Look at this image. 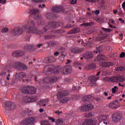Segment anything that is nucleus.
Instances as JSON below:
<instances>
[{"label":"nucleus","instance_id":"f257e3e1","mask_svg":"<svg viewBox=\"0 0 125 125\" xmlns=\"http://www.w3.org/2000/svg\"><path fill=\"white\" fill-rule=\"evenodd\" d=\"M27 25L29 26V28H28V33H32V34H36V35H42L43 34L42 31H41L36 27V23L35 22L30 19H28L27 21Z\"/></svg>","mask_w":125,"mask_h":125},{"label":"nucleus","instance_id":"f03ea898","mask_svg":"<svg viewBox=\"0 0 125 125\" xmlns=\"http://www.w3.org/2000/svg\"><path fill=\"white\" fill-rule=\"evenodd\" d=\"M21 92L24 94H35L37 92V89L33 86H29L27 87H24L21 90Z\"/></svg>","mask_w":125,"mask_h":125},{"label":"nucleus","instance_id":"7ed1b4c3","mask_svg":"<svg viewBox=\"0 0 125 125\" xmlns=\"http://www.w3.org/2000/svg\"><path fill=\"white\" fill-rule=\"evenodd\" d=\"M56 70L55 66L53 65L45 66L44 68L43 72L46 75H51L52 74H57V72H54Z\"/></svg>","mask_w":125,"mask_h":125},{"label":"nucleus","instance_id":"20e7f679","mask_svg":"<svg viewBox=\"0 0 125 125\" xmlns=\"http://www.w3.org/2000/svg\"><path fill=\"white\" fill-rule=\"evenodd\" d=\"M35 121H36L35 118L30 117L21 122L20 125H33L35 123Z\"/></svg>","mask_w":125,"mask_h":125},{"label":"nucleus","instance_id":"39448f33","mask_svg":"<svg viewBox=\"0 0 125 125\" xmlns=\"http://www.w3.org/2000/svg\"><path fill=\"white\" fill-rule=\"evenodd\" d=\"M14 66L17 69H19V70H21V71H25L28 69V67H27L25 64L20 62H15L14 63Z\"/></svg>","mask_w":125,"mask_h":125},{"label":"nucleus","instance_id":"423d86ee","mask_svg":"<svg viewBox=\"0 0 125 125\" xmlns=\"http://www.w3.org/2000/svg\"><path fill=\"white\" fill-rule=\"evenodd\" d=\"M61 73L63 75H68L72 73V66L71 65H67L64 66L61 69Z\"/></svg>","mask_w":125,"mask_h":125},{"label":"nucleus","instance_id":"0eeeda50","mask_svg":"<svg viewBox=\"0 0 125 125\" xmlns=\"http://www.w3.org/2000/svg\"><path fill=\"white\" fill-rule=\"evenodd\" d=\"M4 107L7 110L10 111V110H14L16 108V105L14 103L7 102L5 104Z\"/></svg>","mask_w":125,"mask_h":125},{"label":"nucleus","instance_id":"6e6552de","mask_svg":"<svg viewBox=\"0 0 125 125\" xmlns=\"http://www.w3.org/2000/svg\"><path fill=\"white\" fill-rule=\"evenodd\" d=\"M113 122H120L122 120V114L117 112L114 113L112 116Z\"/></svg>","mask_w":125,"mask_h":125},{"label":"nucleus","instance_id":"1a4fd4ad","mask_svg":"<svg viewBox=\"0 0 125 125\" xmlns=\"http://www.w3.org/2000/svg\"><path fill=\"white\" fill-rule=\"evenodd\" d=\"M83 50H84L83 48L75 47L71 49V52L74 54H79V53H82Z\"/></svg>","mask_w":125,"mask_h":125},{"label":"nucleus","instance_id":"9d476101","mask_svg":"<svg viewBox=\"0 0 125 125\" xmlns=\"http://www.w3.org/2000/svg\"><path fill=\"white\" fill-rule=\"evenodd\" d=\"M98 79H99V77H96V76H91L89 78V80L92 86L96 84V81Z\"/></svg>","mask_w":125,"mask_h":125},{"label":"nucleus","instance_id":"9b49d317","mask_svg":"<svg viewBox=\"0 0 125 125\" xmlns=\"http://www.w3.org/2000/svg\"><path fill=\"white\" fill-rule=\"evenodd\" d=\"M121 105L118 101H113V102L110 103L109 104V108H111V109H117Z\"/></svg>","mask_w":125,"mask_h":125},{"label":"nucleus","instance_id":"f8f14e48","mask_svg":"<svg viewBox=\"0 0 125 125\" xmlns=\"http://www.w3.org/2000/svg\"><path fill=\"white\" fill-rule=\"evenodd\" d=\"M23 33V30L20 27H16L12 31V34L16 36H20Z\"/></svg>","mask_w":125,"mask_h":125},{"label":"nucleus","instance_id":"ddd939ff","mask_svg":"<svg viewBox=\"0 0 125 125\" xmlns=\"http://www.w3.org/2000/svg\"><path fill=\"white\" fill-rule=\"evenodd\" d=\"M53 12H63L64 9L62 6L54 7L52 8Z\"/></svg>","mask_w":125,"mask_h":125},{"label":"nucleus","instance_id":"4468645a","mask_svg":"<svg viewBox=\"0 0 125 125\" xmlns=\"http://www.w3.org/2000/svg\"><path fill=\"white\" fill-rule=\"evenodd\" d=\"M125 81V77L124 76H118L114 77V83L123 82Z\"/></svg>","mask_w":125,"mask_h":125},{"label":"nucleus","instance_id":"2eb2a0df","mask_svg":"<svg viewBox=\"0 0 125 125\" xmlns=\"http://www.w3.org/2000/svg\"><path fill=\"white\" fill-rule=\"evenodd\" d=\"M15 77L16 79H18V80H21V79H24V78H26V73L24 72L16 73Z\"/></svg>","mask_w":125,"mask_h":125},{"label":"nucleus","instance_id":"dca6fc26","mask_svg":"<svg viewBox=\"0 0 125 125\" xmlns=\"http://www.w3.org/2000/svg\"><path fill=\"white\" fill-rule=\"evenodd\" d=\"M24 51H16L12 53L13 56L14 57H18L24 55Z\"/></svg>","mask_w":125,"mask_h":125},{"label":"nucleus","instance_id":"f3484780","mask_svg":"<svg viewBox=\"0 0 125 125\" xmlns=\"http://www.w3.org/2000/svg\"><path fill=\"white\" fill-rule=\"evenodd\" d=\"M100 64L103 67H105L107 68V67H111V66H113L114 63L112 62H102Z\"/></svg>","mask_w":125,"mask_h":125},{"label":"nucleus","instance_id":"a211bd4d","mask_svg":"<svg viewBox=\"0 0 125 125\" xmlns=\"http://www.w3.org/2000/svg\"><path fill=\"white\" fill-rule=\"evenodd\" d=\"M93 99V98L91 96V95L85 96L83 97V102H90L91 100Z\"/></svg>","mask_w":125,"mask_h":125},{"label":"nucleus","instance_id":"6ab92c4d","mask_svg":"<svg viewBox=\"0 0 125 125\" xmlns=\"http://www.w3.org/2000/svg\"><path fill=\"white\" fill-rule=\"evenodd\" d=\"M83 57L85 59H90V58H92V53L86 52L83 55Z\"/></svg>","mask_w":125,"mask_h":125},{"label":"nucleus","instance_id":"aec40b11","mask_svg":"<svg viewBox=\"0 0 125 125\" xmlns=\"http://www.w3.org/2000/svg\"><path fill=\"white\" fill-rule=\"evenodd\" d=\"M22 102H25V103H29L31 102V97L29 96H25L22 97L21 99Z\"/></svg>","mask_w":125,"mask_h":125},{"label":"nucleus","instance_id":"412c9836","mask_svg":"<svg viewBox=\"0 0 125 125\" xmlns=\"http://www.w3.org/2000/svg\"><path fill=\"white\" fill-rule=\"evenodd\" d=\"M80 30L79 27L75 28L72 30H71L70 31H69L68 34H77V33H79L80 32Z\"/></svg>","mask_w":125,"mask_h":125},{"label":"nucleus","instance_id":"4be33fe9","mask_svg":"<svg viewBox=\"0 0 125 125\" xmlns=\"http://www.w3.org/2000/svg\"><path fill=\"white\" fill-rule=\"evenodd\" d=\"M69 94V92L68 90H64L62 92H60L58 95H60V97H62L63 96H67Z\"/></svg>","mask_w":125,"mask_h":125},{"label":"nucleus","instance_id":"5701e85b","mask_svg":"<svg viewBox=\"0 0 125 125\" xmlns=\"http://www.w3.org/2000/svg\"><path fill=\"white\" fill-rule=\"evenodd\" d=\"M95 68H96V65L94 63H91L86 67L87 70H91V69H95Z\"/></svg>","mask_w":125,"mask_h":125},{"label":"nucleus","instance_id":"b1692460","mask_svg":"<svg viewBox=\"0 0 125 125\" xmlns=\"http://www.w3.org/2000/svg\"><path fill=\"white\" fill-rule=\"evenodd\" d=\"M56 124L57 125H64V123L62 118H59L56 120Z\"/></svg>","mask_w":125,"mask_h":125},{"label":"nucleus","instance_id":"393cba45","mask_svg":"<svg viewBox=\"0 0 125 125\" xmlns=\"http://www.w3.org/2000/svg\"><path fill=\"white\" fill-rule=\"evenodd\" d=\"M58 81V78L55 76H50V83H56Z\"/></svg>","mask_w":125,"mask_h":125},{"label":"nucleus","instance_id":"a878e982","mask_svg":"<svg viewBox=\"0 0 125 125\" xmlns=\"http://www.w3.org/2000/svg\"><path fill=\"white\" fill-rule=\"evenodd\" d=\"M99 122H103V121H107V116L106 115H100L98 118Z\"/></svg>","mask_w":125,"mask_h":125},{"label":"nucleus","instance_id":"bb28decb","mask_svg":"<svg viewBox=\"0 0 125 125\" xmlns=\"http://www.w3.org/2000/svg\"><path fill=\"white\" fill-rule=\"evenodd\" d=\"M114 77H106L104 78V80L105 82H112L114 83Z\"/></svg>","mask_w":125,"mask_h":125},{"label":"nucleus","instance_id":"cd10ccee","mask_svg":"<svg viewBox=\"0 0 125 125\" xmlns=\"http://www.w3.org/2000/svg\"><path fill=\"white\" fill-rule=\"evenodd\" d=\"M40 12V10L38 9H34L33 10H30V14H33L35 15L36 14H38Z\"/></svg>","mask_w":125,"mask_h":125},{"label":"nucleus","instance_id":"c85d7f7f","mask_svg":"<svg viewBox=\"0 0 125 125\" xmlns=\"http://www.w3.org/2000/svg\"><path fill=\"white\" fill-rule=\"evenodd\" d=\"M5 75H6V72L5 71H2L0 72V78L2 80H4L5 79Z\"/></svg>","mask_w":125,"mask_h":125},{"label":"nucleus","instance_id":"c756f323","mask_svg":"<svg viewBox=\"0 0 125 125\" xmlns=\"http://www.w3.org/2000/svg\"><path fill=\"white\" fill-rule=\"evenodd\" d=\"M45 101L44 100H42L38 102V103L40 106H43V107H45L46 106V104H44Z\"/></svg>","mask_w":125,"mask_h":125},{"label":"nucleus","instance_id":"7c9ffc66","mask_svg":"<svg viewBox=\"0 0 125 125\" xmlns=\"http://www.w3.org/2000/svg\"><path fill=\"white\" fill-rule=\"evenodd\" d=\"M48 61L47 63H53V62H55V58L52 56H50L48 58Z\"/></svg>","mask_w":125,"mask_h":125},{"label":"nucleus","instance_id":"2f4dec72","mask_svg":"<svg viewBox=\"0 0 125 125\" xmlns=\"http://www.w3.org/2000/svg\"><path fill=\"white\" fill-rule=\"evenodd\" d=\"M81 25L84 26V27H89V26H93V22L83 23L81 24Z\"/></svg>","mask_w":125,"mask_h":125},{"label":"nucleus","instance_id":"473e14b6","mask_svg":"<svg viewBox=\"0 0 125 125\" xmlns=\"http://www.w3.org/2000/svg\"><path fill=\"white\" fill-rule=\"evenodd\" d=\"M98 58L100 61H105V60H106V57L103 55L98 56Z\"/></svg>","mask_w":125,"mask_h":125},{"label":"nucleus","instance_id":"72a5a7b5","mask_svg":"<svg viewBox=\"0 0 125 125\" xmlns=\"http://www.w3.org/2000/svg\"><path fill=\"white\" fill-rule=\"evenodd\" d=\"M38 99V97L36 96H33L30 97V102H36Z\"/></svg>","mask_w":125,"mask_h":125},{"label":"nucleus","instance_id":"f704fd0d","mask_svg":"<svg viewBox=\"0 0 125 125\" xmlns=\"http://www.w3.org/2000/svg\"><path fill=\"white\" fill-rule=\"evenodd\" d=\"M69 100H70L69 98H64L63 99H62L60 102V103H67Z\"/></svg>","mask_w":125,"mask_h":125},{"label":"nucleus","instance_id":"c9c22d12","mask_svg":"<svg viewBox=\"0 0 125 125\" xmlns=\"http://www.w3.org/2000/svg\"><path fill=\"white\" fill-rule=\"evenodd\" d=\"M86 106H87V111H89V110H92V109H93V107H94V105L91 104H87Z\"/></svg>","mask_w":125,"mask_h":125},{"label":"nucleus","instance_id":"e433bc0d","mask_svg":"<svg viewBox=\"0 0 125 125\" xmlns=\"http://www.w3.org/2000/svg\"><path fill=\"white\" fill-rule=\"evenodd\" d=\"M101 51H102V47L100 46L97 48V51H94V52L95 53V54H97L98 52L100 53Z\"/></svg>","mask_w":125,"mask_h":125},{"label":"nucleus","instance_id":"4c0bfd02","mask_svg":"<svg viewBox=\"0 0 125 125\" xmlns=\"http://www.w3.org/2000/svg\"><path fill=\"white\" fill-rule=\"evenodd\" d=\"M80 109L82 111L85 112V111H87V107L86 105H83L81 106Z\"/></svg>","mask_w":125,"mask_h":125},{"label":"nucleus","instance_id":"58836bf2","mask_svg":"<svg viewBox=\"0 0 125 125\" xmlns=\"http://www.w3.org/2000/svg\"><path fill=\"white\" fill-rule=\"evenodd\" d=\"M43 81L44 83H50V77L48 76L43 79Z\"/></svg>","mask_w":125,"mask_h":125},{"label":"nucleus","instance_id":"ea45409f","mask_svg":"<svg viewBox=\"0 0 125 125\" xmlns=\"http://www.w3.org/2000/svg\"><path fill=\"white\" fill-rule=\"evenodd\" d=\"M102 30H103L104 32H106V33H110V32H112L113 31V29H109V28H105L104 27L102 28Z\"/></svg>","mask_w":125,"mask_h":125},{"label":"nucleus","instance_id":"a19ab883","mask_svg":"<svg viewBox=\"0 0 125 125\" xmlns=\"http://www.w3.org/2000/svg\"><path fill=\"white\" fill-rule=\"evenodd\" d=\"M98 41H102L103 40H104V39H106V36L105 35H102V37H99L97 38Z\"/></svg>","mask_w":125,"mask_h":125},{"label":"nucleus","instance_id":"79ce46f5","mask_svg":"<svg viewBox=\"0 0 125 125\" xmlns=\"http://www.w3.org/2000/svg\"><path fill=\"white\" fill-rule=\"evenodd\" d=\"M74 65L76 67H80L83 65V63H81L80 62H75Z\"/></svg>","mask_w":125,"mask_h":125},{"label":"nucleus","instance_id":"37998d69","mask_svg":"<svg viewBox=\"0 0 125 125\" xmlns=\"http://www.w3.org/2000/svg\"><path fill=\"white\" fill-rule=\"evenodd\" d=\"M49 26L51 27V28H55V27H57L56 25V23L55 22H51L49 24Z\"/></svg>","mask_w":125,"mask_h":125},{"label":"nucleus","instance_id":"c03bdc74","mask_svg":"<svg viewBox=\"0 0 125 125\" xmlns=\"http://www.w3.org/2000/svg\"><path fill=\"white\" fill-rule=\"evenodd\" d=\"M124 70H125V68L124 66H119L117 67L116 68V71H124Z\"/></svg>","mask_w":125,"mask_h":125},{"label":"nucleus","instance_id":"a18cd8bd","mask_svg":"<svg viewBox=\"0 0 125 125\" xmlns=\"http://www.w3.org/2000/svg\"><path fill=\"white\" fill-rule=\"evenodd\" d=\"M32 1L33 2H44V1H46V0H32Z\"/></svg>","mask_w":125,"mask_h":125},{"label":"nucleus","instance_id":"49530a36","mask_svg":"<svg viewBox=\"0 0 125 125\" xmlns=\"http://www.w3.org/2000/svg\"><path fill=\"white\" fill-rule=\"evenodd\" d=\"M41 124L42 125H49V123L46 121H43L41 122Z\"/></svg>","mask_w":125,"mask_h":125},{"label":"nucleus","instance_id":"de8ad7c7","mask_svg":"<svg viewBox=\"0 0 125 125\" xmlns=\"http://www.w3.org/2000/svg\"><path fill=\"white\" fill-rule=\"evenodd\" d=\"M1 32L2 33H6L8 32V29L7 27H4L1 29Z\"/></svg>","mask_w":125,"mask_h":125},{"label":"nucleus","instance_id":"09e8293b","mask_svg":"<svg viewBox=\"0 0 125 125\" xmlns=\"http://www.w3.org/2000/svg\"><path fill=\"white\" fill-rule=\"evenodd\" d=\"M27 46H28V51H31L34 47L33 45H28Z\"/></svg>","mask_w":125,"mask_h":125},{"label":"nucleus","instance_id":"8fccbe9b","mask_svg":"<svg viewBox=\"0 0 125 125\" xmlns=\"http://www.w3.org/2000/svg\"><path fill=\"white\" fill-rule=\"evenodd\" d=\"M117 90H118V86H115L114 88H112V93H116Z\"/></svg>","mask_w":125,"mask_h":125},{"label":"nucleus","instance_id":"3c124183","mask_svg":"<svg viewBox=\"0 0 125 125\" xmlns=\"http://www.w3.org/2000/svg\"><path fill=\"white\" fill-rule=\"evenodd\" d=\"M99 0H86V1H88V2H91V3H95L98 1Z\"/></svg>","mask_w":125,"mask_h":125},{"label":"nucleus","instance_id":"603ef678","mask_svg":"<svg viewBox=\"0 0 125 125\" xmlns=\"http://www.w3.org/2000/svg\"><path fill=\"white\" fill-rule=\"evenodd\" d=\"M92 13H95V14L96 15H98V14H99V13H100V11H99V10H97L95 11H92Z\"/></svg>","mask_w":125,"mask_h":125},{"label":"nucleus","instance_id":"864d4df0","mask_svg":"<svg viewBox=\"0 0 125 125\" xmlns=\"http://www.w3.org/2000/svg\"><path fill=\"white\" fill-rule=\"evenodd\" d=\"M71 4H76L77 0H70Z\"/></svg>","mask_w":125,"mask_h":125},{"label":"nucleus","instance_id":"5fc2aeb1","mask_svg":"<svg viewBox=\"0 0 125 125\" xmlns=\"http://www.w3.org/2000/svg\"><path fill=\"white\" fill-rule=\"evenodd\" d=\"M92 113L91 112H89L88 113L86 114L85 117L87 118H89V117H92Z\"/></svg>","mask_w":125,"mask_h":125},{"label":"nucleus","instance_id":"6e6d98bb","mask_svg":"<svg viewBox=\"0 0 125 125\" xmlns=\"http://www.w3.org/2000/svg\"><path fill=\"white\" fill-rule=\"evenodd\" d=\"M125 53L123 52L120 55V58H124V57H125Z\"/></svg>","mask_w":125,"mask_h":125},{"label":"nucleus","instance_id":"4d7b16f0","mask_svg":"<svg viewBox=\"0 0 125 125\" xmlns=\"http://www.w3.org/2000/svg\"><path fill=\"white\" fill-rule=\"evenodd\" d=\"M48 119L50 121H51L52 123H55V119L54 118H52L51 117H49Z\"/></svg>","mask_w":125,"mask_h":125},{"label":"nucleus","instance_id":"13d9d810","mask_svg":"<svg viewBox=\"0 0 125 125\" xmlns=\"http://www.w3.org/2000/svg\"><path fill=\"white\" fill-rule=\"evenodd\" d=\"M63 112L60 111L59 110H57L55 112V114H57V115H60V114H62Z\"/></svg>","mask_w":125,"mask_h":125},{"label":"nucleus","instance_id":"bf43d9fd","mask_svg":"<svg viewBox=\"0 0 125 125\" xmlns=\"http://www.w3.org/2000/svg\"><path fill=\"white\" fill-rule=\"evenodd\" d=\"M31 75H30V77H27L28 79L25 80L26 82H29V81L32 80V77Z\"/></svg>","mask_w":125,"mask_h":125},{"label":"nucleus","instance_id":"052dcab7","mask_svg":"<svg viewBox=\"0 0 125 125\" xmlns=\"http://www.w3.org/2000/svg\"><path fill=\"white\" fill-rule=\"evenodd\" d=\"M23 50L24 51H29V49L28 48V46L27 45L24 47Z\"/></svg>","mask_w":125,"mask_h":125},{"label":"nucleus","instance_id":"680f3d73","mask_svg":"<svg viewBox=\"0 0 125 125\" xmlns=\"http://www.w3.org/2000/svg\"><path fill=\"white\" fill-rule=\"evenodd\" d=\"M39 7L40 8H42V7H45V4H40L39 5Z\"/></svg>","mask_w":125,"mask_h":125},{"label":"nucleus","instance_id":"e2e57ef3","mask_svg":"<svg viewBox=\"0 0 125 125\" xmlns=\"http://www.w3.org/2000/svg\"><path fill=\"white\" fill-rule=\"evenodd\" d=\"M0 3H6V0H0Z\"/></svg>","mask_w":125,"mask_h":125},{"label":"nucleus","instance_id":"0e129e2a","mask_svg":"<svg viewBox=\"0 0 125 125\" xmlns=\"http://www.w3.org/2000/svg\"><path fill=\"white\" fill-rule=\"evenodd\" d=\"M71 62H72V61H71L70 60H67V62H65V64L66 65H68V64H70V63H71Z\"/></svg>","mask_w":125,"mask_h":125},{"label":"nucleus","instance_id":"69168bd1","mask_svg":"<svg viewBox=\"0 0 125 125\" xmlns=\"http://www.w3.org/2000/svg\"><path fill=\"white\" fill-rule=\"evenodd\" d=\"M119 21H120L121 22V23H122V24L125 23V21L123 20V19L119 18Z\"/></svg>","mask_w":125,"mask_h":125},{"label":"nucleus","instance_id":"338daca9","mask_svg":"<svg viewBox=\"0 0 125 125\" xmlns=\"http://www.w3.org/2000/svg\"><path fill=\"white\" fill-rule=\"evenodd\" d=\"M55 56H58L59 55V52H56L54 53Z\"/></svg>","mask_w":125,"mask_h":125},{"label":"nucleus","instance_id":"774afa93","mask_svg":"<svg viewBox=\"0 0 125 125\" xmlns=\"http://www.w3.org/2000/svg\"><path fill=\"white\" fill-rule=\"evenodd\" d=\"M122 7H123V8L124 9H125V1H124V2H123V3L122 4Z\"/></svg>","mask_w":125,"mask_h":125}]
</instances>
